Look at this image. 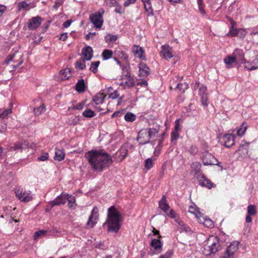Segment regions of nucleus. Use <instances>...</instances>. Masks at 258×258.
<instances>
[{
    "mask_svg": "<svg viewBox=\"0 0 258 258\" xmlns=\"http://www.w3.org/2000/svg\"><path fill=\"white\" fill-rule=\"evenodd\" d=\"M91 168L95 171L101 172L112 163L111 156L103 150H91L85 154Z\"/></svg>",
    "mask_w": 258,
    "mask_h": 258,
    "instance_id": "f257e3e1",
    "label": "nucleus"
},
{
    "mask_svg": "<svg viewBox=\"0 0 258 258\" xmlns=\"http://www.w3.org/2000/svg\"><path fill=\"white\" fill-rule=\"evenodd\" d=\"M122 220L121 215L114 206L108 209L107 223L108 230L113 232H117L120 228V222Z\"/></svg>",
    "mask_w": 258,
    "mask_h": 258,
    "instance_id": "f03ea898",
    "label": "nucleus"
},
{
    "mask_svg": "<svg viewBox=\"0 0 258 258\" xmlns=\"http://www.w3.org/2000/svg\"><path fill=\"white\" fill-rule=\"evenodd\" d=\"M122 75L116 80L117 84L124 89H129L136 85V82L133 77L131 76L130 72L126 67H121Z\"/></svg>",
    "mask_w": 258,
    "mask_h": 258,
    "instance_id": "7ed1b4c3",
    "label": "nucleus"
},
{
    "mask_svg": "<svg viewBox=\"0 0 258 258\" xmlns=\"http://www.w3.org/2000/svg\"><path fill=\"white\" fill-rule=\"evenodd\" d=\"M104 12V10L101 8L98 11L90 15V20L96 28H100L102 27L103 23V15Z\"/></svg>",
    "mask_w": 258,
    "mask_h": 258,
    "instance_id": "20e7f679",
    "label": "nucleus"
},
{
    "mask_svg": "<svg viewBox=\"0 0 258 258\" xmlns=\"http://www.w3.org/2000/svg\"><path fill=\"white\" fill-rule=\"evenodd\" d=\"M15 193L17 198L23 202H29L33 199L31 191L27 190L21 187L16 188L15 190Z\"/></svg>",
    "mask_w": 258,
    "mask_h": 258,
    "instance_id": "39448f33",
    "label": "nucleus"
},
{
    "mask_svg": "<svg viewBox=\"0 0 258 258\" xmlns=\"http://www.w3.org/2000/svg\"><path fill=\"white\" fill-rule=\"evenodd\" d=\"M162 212L165 213L166 216L174 220L179 217L174 210L170 208L165 196H162Z\"/></svg>",
    "mask_w": 258,
    "mask_h": 258,
    "instance_id": "423d86ee",
    "label": "nucleus"
},
{
    "mask_svg": "<svg viewBox=\"0 0 258 258\" xmlns=\"http://www.w3.org/2000/svg\"><path fill=\"white\" fill-rule=\"evenodd\" d=\"M205 249L208 248L211 253H215L220 250L221 248L218 239L216 237H210L207 241V245H205Z\"/></svg>",
    "mask_w": 258,
    "mask_h": 258,
    "instance_id": "0eeeda50",
    "label": "nucleus"
},
{
    "mask_svg": "<svg viewBox=\"0 0 258 258\" xmlns=\"http://www.w3.org/2000/svg\"><path fill=\"white\" fill-rule=\"evenodd\" d=\"M202 160L204 165H216L218 162L212 154L207 151L203 153Z\"/></svg>",
    "mask_w": 258,
    "mask_h": 258,
    "instance_id": "6e6552de",
    "label": "nucleus"
},
{
    "mask_svg": "<svg viewBox=\"0 0 258 258\" xmlns=\"http://www.w3.org/2000/svg\"><path fill=\"white\" fill-rule=\"evenodd\" d=\"M43 19L39 16L33 17L29 19L27 23L29 30H34L38 28L41 24Z\"/></svg>",
    "mask_w": 258,
    "mask_h": 258,
    "instance_id": "1a4fd4ad",
    "label": "nucleus"
},
{
    "mask_svg": "<svg viewBox=\"0 0 258 258\" xmlns=\"http://www.w3.org/2000/svg\"><path fill=\"white\" fill-rule=\"evenodd\" d=\"M239 244V242L236 241L232 243L227 247L224 255L221 256L220 258H229L232 256L238 249Z\"/></svg>",
    "mask_w": 258,
    "mask_h": 258,
    "instance_id": "9d476101",
    "label": "nucleus"
},
{
    "mask_svg": "<svg viewBox=\"0 0 258 258\" xmlns=\"http://www.w3.org/2000/svg\"><path fill=\"white\" fill-rule=\"evenodd\" d=\"M137 141L140 144L144 145L149 142L150 138L147 129L141 130L138 133Z\"/></svg>",
    "mask_w": 258,
    "mask_h": 258,
    "instance_id": "9b49d317",
    "label": "nucleus"
},
{
    "mask_svg": "<svg viewBox=\"0 0 258 258\" xmlns=\"http://www.w3.org/2000/svg\"><path fill=\"white\" fill-rule=\"evenodd\" d=\"M21 55L20 54H17V53H13L10 54L9 56L6 59L5 63L8 64L11 61H13L14 62H16L17 64L16 65L13 66V68H16L18 66L21 64L23 62V60L22 59L17 60L16 58L19 57L20 58Z\"/></svg>",
    "mask_w": 258,
    "mask_h": 258,
    "instance_id": "f8f14e48",
    "label": "nucleus"
},
{
    "mask_svg": "<svg viewBox=\"0 0 258 258\" xmlns=\"http://www.w3.org/2000/svg\"><path fill=\"white\" fill-rule=\"evenodd\" d=\"M200 185L202 186L206 187L209 189L214 187L216 185L212 182L211 180L206 178V177L202 175H199L197 177Z\"/></svg>",
    "mask_w": 258,
    "mask_h": 258,
    "instance_id": "ddd939ff",
    "label": "nucleus"
},
{
    "mask_svg": "<svg viewBox=\"0 0 258 258\" xmlns=\"http://www.w3.org/2000/svg\"><path fill=\"white\" fill-rule=\"evenodd\" d=\"M98 210L97 208L95 207L92 211L91 214L90 216L89 220L87 222V225H90V227H93L94 225L97 223V220L98 219Z\"/></svg>",
    "mask_w": 258,
    "mask_h": 258,
    "instance_id": "4468645a",
    "label": "nucleus"
},
{
    "mask_svg": "<svg viewBox=\"0 0 258 258\" xmlns=\"http://www.w3.org/2000/svg\"><path fill=\"white\" fill-rule=\"evenodd\" d=\"M67 198L66 194H62L60 196H57L54 200L51 201L49 203V205L51 208L61 204L64 205L66 202Z\"/></svg>",
    "mask_w": 258,
    "mask_h": 258,
    "instance_id": "2eb2a0df",
    "label": "nucleus"
},
{
    "mask_svg": "<svg viewBox=\"0 0 258 258\" xmlns=\"http://www.w3.org/2000/svg\"><path fill=\"white\" fill-rule=\"evenodd\" d=\"M233 56L235 58L237 63H245L244 54L242 49L237 48L233 53Z\"/></svg>",
    "mask_w": 258,
    "mask_h": 258,
    "instance_id": "dca6fc26",
    "label": "nucleus"
},
{
    "mask_svg": "<svg viewBox=\"0 0 258 258\" xmlns=\"http://www.w3.org/2000/svg\"><path fill=\"white\" fill-rule=\"evenodd\" d=\"M132 51L137 57H139L142 60L146 59L145 55L144 54V51L142 47L139 45H134L132 48Z\"/></svg>",
    "mask_w": 258,
    "mask_h": 258,
    "instance_id": "f3484780",
    "label": "nucleus"
},
{
    "mask_svg": "<svg viewBox=\"0 0 258 258\" xmlns=\"http://www.w3.org/2000/svg\"><path fill=\"white\" fill-rule=\"evenodd\" d=\"M227 19L230 22V28L228 33L227 34L228 36L234 37L237 35L238 29L236 28V23L231 18L228 17Z\"/></svg>",
    "mask_w": 258,
    "mask_h": 258,
    "instance_id": "a211bd4d",
    "label": "nucleus"
},
{
    "mask_svg": "<svg viewBox=\"0 0 258 258\" xmlns=\"http://www.w3.org/2000/svg\"><path fill=\"white\" fill-rule=\"evenodd\" d=\"M234 138L235 137L233 135H225L222 138V140L224 142V145L227 148H229L233 146L234 145Z\"/></svg>",
    "mask_w": 258,
    "mask_h": 258,
    "instance_id": "6ab92c4d",
    "label": "nucleus"
},
{
    "mask_svg": "<svg viewBox=\"0 0 258 258\" xmlns=\"http://www.w3.org/2000/svg\"><path fill=\"white\" fill-rule=\"evenodd\" d=\"M162 56L166 59L173 57L172 48L169 45H162Z\"/></svg>",
    "mask_w": 258,
    "mask_h": 258,
    "instance_id": "aec40b11",
    "label": "nucleus"
},
{
    "mask_svg": "<svg viewBox=\"0 0 258 258\" xmlns=\"http://www.w3.org/2000/svg\"><path fill=\"white\" fill-rule=\"evenodd\" d=\"M82 53L84 59L86 60H90L93 56V49L90 46H87L83 48L82 50Z\"/></svg>",
    "mask_w": 258,
    "mask_h": 258,
    "instance_id": "412c9836",
    "label": "nucleus"
},
{
    "mask_svg": "<svg viewBox=\"0 0 258 258\" xmlns=\"http://www.w3.org/2000/svg\"><path fill=\"white\" fill-rule=\"evenodd\" d=\"M140 75L145 77L148 76L150 72V68L144 62L140 63L139 64Z\"/></svg>",
    "mask_w": 258,
    "mask_h": 258,
    "instance_id": "4be33fe9",
    "label": "nucleus"
},
{
    "mask_svg": "<svg viewBox=\"0 0 258 258\" xmlns=\"http://www.w3.org/2000/svg\"><path fill=\"white\" fill-rule=\"evenodd\" d=\"M72 76V70L70 68H66L60 71L59 76L61 80H66Z\"/></svg>",
    "mask_w": 258,
    "mask_h": 258,
    "instance_id": "5701e85b",
    "label": "nucleus"
},
{
    "mask_svg": "<svg viewBox=\"0 0 258 258\" xmlns=\"http://www.w3.org/2000/svg\"><path fill=\"white\" fill-rule=\"evenodd\" d=\"M174 221L177 224L179 228H180L182 231H184L186 232H188L191 231L190 227L185 224L179 217L176 218Z\"/></svg>",
    "mask_w": 258,
    "mask_h": 258,
    "instance_id": "b1692460",
    "label": "nucleus"
},
{
    "mask_svg": "<svg viewBox=\"0 0 258 258\" xmlns=\"http://www.w3.org/2000/svg\"><path fill=\"white\" fill-rule=\"evenodd\" d=\"M104 99L105 96L103 94L99 93L94 96L93 98V101L95 105H103Z\"/></svg>",
    "mask_w": 258,
    "mask_h": 258,
    "instance_id": "393cba45",
    "label": "nucleus"
},
{
    "mask_svg": "<svg viewBox=\"0 0 258 258\" xmlns=\"http://www.w3.org/2000/svg\"><path fill=\"white\" fill-rule=\"evenodd\" d=\"M224 62L227 65V68H230L234 67V64L237 63L234 57L231 55L227 56L224 59Z\"/></svg>",
    "mask_w": 258,
    "mask_h": 258,
    "instance_id": "a878e982",
    "label": "nucleus"
},
{
    "mask_svg": "<svg viewBox=\"0 0 258 258\" xmlns=\"http://www.w3.org/2000/svg\"><path fill=\"white\" fill-rule=\"evenodd\" d=\"M86 89V86L83 79L79 80L76 85V90L79 93L84 92Z\"/></svg>",
    "mask_w": 258,
    "mask_h": 258,
    "instance_id": "bb28decb",
    "label": "nucleus"
},
{
    "mask_svg": "<svg viewBox=\"0 0 258 258\" xmlns=\"http://www.w3.org/2000/svg\"><path fill=\"white\" fill-rule=\"evenodd\" d=\"M65 154L63 149H56L54 160L61 161L63 160Z\"/></svg>",
    "mask_w": 258,
    "mask_h": 258,
    "instance_id": "cd10ccee",
    "label": "nucleus"
},
{
    "mask_svg": "<svg viewBox=\"0 0 258 258\" xmlns=\"http://www.w3.org/2000/svg\"><path fill=\"white\" fill-rule=\"evenodd\" d=\"M67 197V200L68 201V206L71 209H74L76 207V199L74 196L68 194H66Z\"/></svg>",
    "mask_w": 258,
    "mask_h": 258,
    "instance_id": "c85d7f7f",
    "label": "nucleus"
},
{
    "mask_svg": "<svg viewBox=\"0 0 258 258\" xmlns=\"http://www.w3.org/2000/svg\"><path fill=\"white\" fill-rule=\"evenodd\" d=\"M202 165L200 162H196L192 164L191 167L192 171L195 173V174H197L201 172V168Z\"/></svg>",
    "mask_w": 258,
    "mask_h": 258,
    "instance_id": "c756f323",
    "label": "nucleus"
},
{
    "mask_svg": "<svg viewBox=\"0 0 258 258\" xmlns=\"http://www.w3.org/2000/svg\"><path fill=\"white\" fill-rule=\"evenodd\" d=\"M18 8L19 11L22 10L28 11L30 9L31 7L29 4H27L25 1H23L18 3Z\"/></svg>",
    "mask_w": 258,
    "mask_h": 258,
    "instance_id": "7c9ffc66",
    "label": "nucleus"
},
{
    "mask_svg": "<svg viewBox=\"0 0 258 258\" xmlns=\"http://www.w3.org/2000/svg\"><path fill=\"white\" fill-rule=\"evenodd\" d=\"M150 245L155 250L159 249L161 247V242L159 239H153Z\"/></svg>",
    "mask_w": 258,
    "mask_h": 258,
    "instance_id": "2f4dec72",
    "label": "nucleus"
},
{
    "mask_svg": "<svg viewBox=\"0 0 258 258\" xmlns=\"http://www.w3.org/2000/svg\"><path fill=\"white\" fill-rule=\"evenodd\" d=\"M35 115L39 116L45 111V106L44 104L39 107H35L33 109Z\"/></svg>",
    "mask_w": 258,
    "mask_h": 258,
    "instance_id": "473e14b6",
    "label": "nucleus"
},
{
    "mask_svg": "<svg viewBox=\"0 0 258 258\" xmlns=\"http://www.w3.org/2000/svg\"><path fill=\"white\" fill-rule=\"evenodd\" d=\"M251 67L249 68L247 65H244V68L246 69L248 71L255 70L258 69V59L255 58L250 62Z\"/></svg>",
    "mask_w": 258,
    "mask_h": 258,
    "instance_id": "72a5a7b5",
    "label": "nucleus"
},
{
    "mask_svg": "<svg viewBox=\"0 0 258 258\" xmlns=\"http://www.w3.org/2000/svg\"><path fill=\"white\" fill-rule=\"evenodd\" d=\"M113 55V52L109 49H105L102 53V56L104 60H107L111 57Z\"/></svg>",
    "mask_w": 258,
    "mask_h": 258,
    "instance_id": "f704fd0d",
    "label": "nucleus"
},
{
    "mask_svg": "<svg viewBox=\"0 0 258 258\" xmlns=\"http://www.w3.org/2000/svg\"><path fill=\"white\" fill-rule=\"evenodd\" d=\"M124 119L126 121H128V122H133L135 120V119H136V115L133 113H131V112H127L124 116Z\"/></svg>",
    "mask_w": 258,
    "mask_h": 258,
    "instance_id": "c9c22d12",
    "label": "nucleus"
},
{
    "mask_svg": "<svg viewBox=\"0 0 258 258\" xmlns=\"http://www.w3.org/2000/svg\"><path fill=\"white\" fill-rule=\"evenodd\" d=\"M247 128L246 125H245V123L243 122L242 124L240 126V127L238 128L237 131V134L238 136H242Z\"/></svg>",
    "mask_w": 258,
    "mask_h": 258,
    "instance_id": "e433bc0d",
    "label": "nucleus"
},
{
    "mask_svg": "<svg viewBox=\"0 0 258 258\" xmlns=\"http://www.w3.org/2000/svg\"><path fill=\"white\" fill-rule=\"evenodd\" d=\"M79 121L78 116L73 115L68 118V122L70 125H76L79 123Z\"/></svg>",
    "mask_w": 258,
    "mask_h": 258,
    "instance_id": "4c0bfd02",
    "label": "nucleus"
},
{
    "mask_svg": "<svg viewBox=\"0 0 258 258\" xmlns=\"http://www.w3.org/2000/svg\"><path fill=\"white\" fill-rule=\"evenodd\" d=\"M12 113L11 109H7L4 111L0 110V120L7 118L8 116Z\"/></svg>",
    "mask_w": 258,
    "mask_h": 258,
    "instance_id": "58836bf2",
    "label": "nucleus"
},
{
    "mask_svg": "<svg viewBox=\"0 0 258 258\" xmlns=\"http://www.w3.org/2000/svg\"><path fill=\"white\" fill-rule=\"evenodd\" d=\"M128 153V150L124 146L122 147L120 151V156L119 159L120 161H122L127 156Z\"/></svg>",
    "mask_w": 258,
    "mask_h": 258,
    "instance_id": "ea45409f",
    "label": "nucleus"
},
{
    "mask_svg": "<svg viewBox=\"0 0 258 258\" xmlns=\"http://www.w3.org/2000/svg\"><path fill=\"white\" fill-rule=\"evenodd\" d=\"M177 89L181 91V93H184L185 90L188 88V85L186 83H178L176 86Z\"/></svg>",
    "mask_w": 258,
    "mask_h": 258,
    "instance_id": "a19ab883",
    "label": "nucleus"
},
{
    "mask_svg": "<svg viewBox=\"0 0 258 258\" xmlns=\"http://www.w3.org/2000/svg\"><path fill=\"white\" fill-rule=\"evenodd\" d=\"M247 214L254 216L256 214V207L253 205H250L247 207Z\"/></svg>",
    "mask_w": 258,
    "mask_h": 258,
    "instance_id": "79ce46f5",
    "label": "nucleus"
},
{
    "mask_svg": "<svg viewBox=\"0 0 258 258\" xmlns=\"http://www.w3.org/2000/svg\"><path fill=\"white\" fill-rule=\"evenodd\" d=\"M143 4L145 11L149 13L152 12L151 5L150 3V0H142Z\"/></svg>",
    "mask_w": 258,
    "mask_h": 258,
    "instance_id": "37998d69",
    "label": "nucleus"
},
{
    "mask_svg": "<svg viewBox=\"0 0 258 258\" xmlns=\"http://www.w3.org/2000/svg\"><path fill=\"white\" fill-rule=\"evenodd\" d=\"M153 159L152 158H149L146 159L145 161V167L147 170L150 169L153 166Z\"/></svg>",
    "mask_w": 258,
    "mask_h": 258,
    "instance_id": "c03bdc74",
    "label": "nucleus"
},
{
    "mask_svg": "<svg viewBox=\"0 0 258 258\" xmlns=\"http://www.w3.org/2000/svg\"><path fill=\"white\" fill-rule=\"evenodd\" d=\"M95 114L94 112L90 109H86L83 112V115L87 118H91L95 116Z\"/></svg>",
    "mask_w": 258,
    "mask_h": 258,
    "instance_id": "a18cd8bd",
    "label": "nucleus"
},
{
    "mask_svg": "<svg viewBox=\"0 0 258 258\" xmlns=\"http://www.w3.org/2000/svg\"><path fill=\"white\" fill-rule=\"evenodd\" d=\"M84 58L78 60L76 63V68L80 70H83L86 67L85 62Z\"/></svg>",
    "mask_w": 258,
    "mask_h": 258,
    "instance_id": "49530a36",
    "label": "nucleus"
},
{
    "mask_svg": "<svg viewBox=\"0 0 258 258\" xmlns=\"http://www.w3.org/2000/svg\"><path fill=\"white\" fill-rule=\"evenodd\" d=\"M100 64L99 61H96L91 63L90 70L94 73H96L98 71V67Z\"/></svg>",
    "mask_w": 258,
    "mask_h": 258,
    "instance_id": "de8ad7c7",
    "label": "nucleus"
},
{
    "mask_svg": "<svg viewBox=\"0 0 258 258\" xmlns=\"http://www.w3.org/2000/svg\"><path fill=\"white\" fill-rule=\"evenodd\" d=\"M22 149V145L20 142L15 143L13 146H11L9 148V150L10 151H17L18 150H20Z\"/></svg>",
    "mask_w": 258,
    "mask_h": 258,
    "instance_id": "09e8293b",
    "label": "nucleus"
},
{
    "mask_svg": "<svg viewBox=\"0 0 258 258\" xmlns=\"http://www.w3.org/2000/svg\"><path fill=\"white\" fill-rule=\"evenodd\" d=\"M116 54L118 57L123 60H126L128 58L127 54L123 51L118 50L116 52Z\"/></svg>",
    "mask_w": 258,
    "mask_h": 258,
    "instance_id": "8fccbe9b",
    "label": "nucleus"
},
{
    "mask_svg": "<svg viewBox=\"0 0 258 258\" xmlns=\"http://www.w3.org/2000/svg\"><path fill=\"white\" fill-rule=\"evenodd\" d=\"M117 38V37L116 35H113L111 34H108L107 35L105 38V39L107 42H114L116 40Z\"/></svg>",
    "mask_w": 258,
    "mask_h": 258,
    "instance_id": "3c124183",
    "label": "nucleus"
},
{
    "mask_svg": "<svg viewBox=\"0 0 258 258\" xmlns=\"http://www.w3.org/2000/svg\"><path fill=\"white\" fill-rule=\"evenodd\" d=\"M198 4L199 5V9L200 13L202 15H204L205 14V11L204 10L205 5L203 4V0H198Z\"/></svg>",
    "mask_w": 258,
    "mask_h": 258,
    "instance_id": "603ef678",
    "label": "nucleus"
},
{
    "mask_svg": "<svg viewBox=\"0 0 258 258\" xmlns=\"http://www.w3.org/2000/svg\"><path fill=\"white\" fill-rule=\"evenodd\" d=\"M203 224L208 228H212L214 226L213 222L208 218L204 221Z\"/></svg>",
    "mask_w": 258,
    "mask_h": 258,
    "instance_id": "864d4df0",
    "label": "nucleus"
},
{
    "mask_svg": "<svg viewBox=\"0 0 258 258\" xmlns=\"http://www.w3.org/2000/svg\"><path fill=\"white\" fill-rule=\"evenodd\" d=\"M147 131L149 133V135L150 138H152L153 137H155V136L157 134L158 131L155 128H146Z\"/></svg>",
    "mask_w": 258,
    "mask_h": 258,
    "instance_id": "5fc2aeb1",
    "label": "nucleus"
},
{
    "mask_svg": "<svg viewBox=\"0 0 258 258\" xmlns=\"http://www.w3.org/2000/svg\"><path fill=\"white\" fill-rule=\"evenodd\" d=\"M196 217L197 218L198 221L200 224H202L204 222V221L206 220V219H207V217L204 216V215L201 214L200 213H199L198 214H196Z\"/></svg>",
    "mask_w": 258,
    "mask_h": 258,
    "instance_id": "6e6d98bb",
    "label": "nucleus"
},
{
    "mask_svg": "<svg viewBox=\"0 0 258 258\" xmlns=\"http://www.w3.org/2000/svg\"><path fill=\"white\" fill-rule=\"evenodd\" d=\"M246 34V32L245 30L241 28H238V31L237 32V35L236 36H237L240 38H244Z\"/></svg>",
    "mask_w": 258,
    "mask_h": 258,
    "instance_id": "4d7b16f0",
    "label": "nucleus"
},
{
    "mask_svg": "<svg viewBox=\"0 0 258 258\" xmlns=\"http://www.w3.org/2000/svg\"><path fill=\"white\" fill-rule=\"evenodd\" d=\"M207 87L205 86H202L199 89V94L200 96H205L207 95Z\"/></svg>",
    "mask_w": 258,
    "mask_h": 258,
    "instance_id": "13d9d810",
    "label": "nucleus"
},
{
    "mask_svg": "<svg viewBox=\"0 0 258 258\" xmlns=\"http://www.w3.org/2000/svg\"><path fill=\"white\" fill-rule=\"evenodd\" d=\"M201 102L202 104L205 106H207L208 105V96L207 95L201 96Z\"/></svg>",
    "mask_w": 258,
    "mask_h": 258,
    "instance_id": "bf43d9fd",
    "label": "nucleus"
},
{
    "mask_svg": "<svg viewBox=\"0 0 258 258\" xmlns=\"http://www.w3.org/2000/svg\"><path fill=\"white\" fill-rule=\"evenodd\" d=\"M178 137H179V134L177 131H173L171 133V138L172 141L176 140L178 138Z\"/></svg>",
    "mask_w": 258,
    "mask_h": 258,
    "instance_id": "052dcab7",
    "label": "nucleus"
},
{
    "mask_svg": "<svg viewBox=\"0 0 258 258\" xmlns=\"http://www.w3.org/2000/svg\"><path fill=\"white\" fill-rule=\"evenodd\" d=\"M173 254L172 250H168L164 255H162V258H171Z\"/></svg>",
    "mask_w": 258,
    "mask_h": 258,
    "instance_id": "680f3d73",
    "label": "nucleus"
},
{
    "mask_svg": "<svg viewBox=\"0 0 258 258\" xmlns=\"http://www.w3.org/2000/svg\"><path fill=\"white\" fill-rule=\"evenodd\" d=\"M45 233L46 231L43 230L36 232L34 235V239L38 238L41 235L45 234Z\"/></svg>",
    "mask_w": 258,
    "mask_h": 258,
    "instance_id": "e2e57ef3",
    "label": "nucleus"
},
{
    "mask_svg": "<svg viewBox=\"0 0 258 258\" xmlns=\"http://www.w3.org/2000/svg\"><path fill=\"white\" fill-rule=\"evenodd\" d=\"M48 158V154L47 153H44L43 154L41 155L38 158V160L41 161H46Z\"/></svg>",
    "mask_w": 258,
    "mask_h": 258,
    "instance_id": "0e129e2a",
    "label": "nucleus"
},
{
    "mask_svg": "<svg viewBox=\"0 0 258 258\" xmlns=\"http://www.w3.org/2000/svg\"><path fill=\"white\" fill-rule=\"evenodd\" d=\"M119 96V94L116 90H114L112 93L109 94V97L113 99H115L118 98Z\"/></svg>",
    "mask_w": 258,
    "mask_h": 258,
    "instance_id": "69168bd1",
    "label": "nucleus"
},
{
    "mask_svg": "<svg viewBox=\"0 0 258 258\" xmlns=\"http://www.w3.org/2000/svg\"><path fill=\"white\" fill-rule=\"evenodd\" d=\"M188 211L190 213L195 215V216H196V214H198L199 213L197 211L196 208L192 206H189Z\"/></svg>",
    "mask_w": 258,
    "mask_h": 258,
    "instance_id": "338daca9",
    "label": "nucleus"
},
{
    "mask_svg": "<svg viewBox=\"0 0 258 258\" xmlns=\"http://www.w3.org/2000/svg\"><path fill=\"white\" fill-rule=\"evenodd\" d=\"M116 1L115 0H105V4L106 6L112 7L114 5Z\"/></svg>",
    "mask_w": 258,
    "mask_h": 258,
    "instance_id": "774afa93",
    "label": "nucleus"
}]
</instances>
